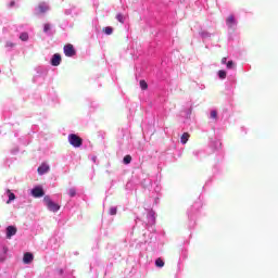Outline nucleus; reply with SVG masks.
<instances>
[{
    "label": "nucleus",
    "instance_id": "obj_1",
    "mask_svg": "<svg viewBox=\"0 0 278 278\" xmlns=\"http://www.w3.org/2000/svg\"><path fill=\"white\" fill-rule=\"evenodd\" d=\"M68 142L72 144V147H75V149H79V147L84 144V139L75 134H71L68 135Z\"/></svg>",
    "mask_w": 278,
    "mask_h": 278
},
{
    "label": "nucleus",
    "instance_id": "obj_2",
    "mask_svg": "<svg viewBox=\"0 0 278 278\" xmlns=\"http://www.w3.org/2000/svg\"><path fill=\"white\" fill-rule=\"evenodd\" d=\"M43 201L50 212H58L60 210V204L53 202L48 195L43 198Z\"/></svg>",
    "mask_w": 278,
    "mask_h": 278
},
{
    "label": "nucleus",
    "instance_id": "obj_3",
    "mask_svg": "<svg viewBox=\"0 0 278 278\" xmlns=\"http://www.w3.org/2000/svg\"><path fill=\"white\" fill-rule=\"evenodd\" d=\"M63 51L66 55V58H73L76 55L75 47L72 43H67L64 46Z\"/></svg>",
    "mask_w": 278,
    "mask_h": 278
},
{
    "label": "nucleus",
    "instance_id": "obj_4",
    "mask_svg": "<svg viewBox=\"0 0 278 278\" xmlns=\"http://www.w3.org/2000/svg\"><path fill=\"white\" fill-rule=\"evenodd\" d=\"M31 194L35 199H40L41 197H45V190L40 187H36L31 190Z\"/></svg>",
    "mask_w": 278,
    "mask_h": 278
},
{
    "label": "nucleus",
    "instance_id": "obj_5",
    "mask_svg": "<svg viewBox=\"0 0 278 278\" xmlns=\"http://www.w3.org/2000/svg\"><path fill=\"white\" fill-rule=\"evenodd\" d=\"M16 227L15 226H8L7 227V238L8 240H10L12 238V236H16Z\"/></svg>",
    "mask_w": 278,
    "mask_h": 278
},
{
    "label": "nucleus",
    "instance_id": "obj_6",
    "mask_svg": "<svg viewBox=\"0 0 278 278\" xmlns=\"http://www.w3.org/2000/svg\"><path fill=\"white\" fill-rule=\"evenodd\" d=\"M61 63H62V56L55 53L51 59L52 66H60Z\"/></svg>",
    "mask_w": 278,
    "mask_h": 278
},
{
    "label": "nucleus",
    "instance_id": "obj_7",
    "mask_svg": "<svg viewBox=\"0 0 278 278\" xmlns=\"http://www.w3.org/2000/svg\"><path fill=\"white\" fill-rule=\"evenodd\" d=\"M24 264H31L34 262V254L26 252L23 257Z\"/></svg>",
    "mask_w": 278,
    "mask_h": 278
},
{
    "label": "nucleus",
    "instance_id": "obj_8",
    "mask_svg": "<svg viewBox=\"0 0 278 278\" xmlns=\"http://www.w3.org/2000/svg\"><path fill=\"white\" fill-rule=\"evenodd\" d=\"M49 165H47V163H43L41 164L39 167H38V173L39 175H45V173H49Z\"/></svg>",
    "mask_w": 278,
    "mask_h": 278
},
{
    "label": "nucleus",
    "instance_id": "obj_9",
    "mask_svg": "<svg viewBox=\"0 0 278 278\" xmlns=\"http://www.w3.org/2000/svg\"><path fill=\"white\" fill-rule=\"evenodd\" d=\"M236 16L233 15H229L227 18H226V25L227 27H233V25H236Z\"/></svg>",
    "mask_w": 278,
    "mask_h": 278
},
{
    "label": "nucleus",
    "instance_id": "obj_10",
    "mask_svg": "<svg viewBox=\"0 0 278 278\" xmlns=\"http://www.w3.org/2000/svg\"><path fill=\"white\" fill-rule=\"evenodd\" d=\"M49 11V7H47V4L41 3L37 7V13L38 14H45V12Z\"/></svg>",
    "mask_w": 278,
    "mask_h": 278
},
{
    "label": "nucleus",
    "instance_id": "obj_11",
    "mask_svg": "<svg viewBox=\"0 0 278 278\" xmlns=\"http://www.w3.org/2000/svg\"><path fill=\"white\" fill-rule=\"evenodd\" d=\"M190 140V134L184 132L180 137V142L181 144H186Z\"/></svg>",
    "mask_w": 278,
    "mask_h": 278
},
{
    "label": "nucleus",
    "instance_id": "obj_12",
    "mask_svg": "<svg viewBox=\"0 0 278 278\" xmlns=\"http://www.w3.org/2000/svg\"><path fill=\"white\" fill-rule=\"evenodd\" d=\"M104 34H106V36H112V34H114V28L106 26L103 28Z\"/></svg>",
    "mask_w": 278,
    "mask_h": 278
},
{
    "label": "nucleus",
    "instance_id": "obj_13",
    "mask_svg": "<svg viewBox=\"0 0 278 278\" xmlns=\"http://www.w3.org/2000/svg\"><path fill=\"white\" fill-rule=\"evenodd\" d=\"M20 40H22L23 42H27L29 40V34L27 33H22L20 35Z\"/></svg>",
    "mask_w": 278,
    "mask_h": 278
},
{
    "label": "nucleus",
    "instance_id": "obj_14",
    "mask_svg": "<svg viewBox=\"0 0 278 278\" xmlns=\"http://www.w3.org/2000/svg\"><path fill=\"white\" fill-rule=\"evenodd\" d=\"M155 266H157L159 268H164V261L162 258H157L155 261Z\"/></svg>",
    "mask_w": 278,
    "mask_h": 278
},
{
    "label": "nucleus",
    "instance_id": "obj_15",
    "mask_svg": "<svg viewBox=\"0 0 278 278\" xmlns=\"http://www.w3.org/2000/svg\"><path fill=\"white\" fill-rule=\"evenodd\" d=\"M218 77H219V79H225L227 77V72L220 70L218 72Z\"/></svg>",
    "mask_w": 278,
    "mask_h": 278
},
{
    "label": "nucleus",
    "instance_id": "obj_16",
    "mask_svg": "<svg viewBox=\"0 0 278 278\" xmlns=\"http://www.w3.org/2000/svg\"><path fill=\"white\" fill-rule=\"evenodd\" d=\"M139 84H140L141 90H147V88H149V85L144 80H140Z\"/></svg>",
    "mask_w": 278,
    "mask_h": 278
},
{
    "label": "nucleus",
    "instance_id": "obj_17",
    "mask_svg": "<svg viewBox=\"0 0 278 278\" xmlns=\"http://www.w3.org/2000/svg\"><path fill=\"white\" fill-rule=\"evenodd\" d=\"M124 164H131V155H126L124 156V160H123Z\"/></svg>",
    "mask_w": 278,
    "mask_h": 278
},
{
    "label": "nucleus",
    "instance_id": "obj_18",
    "mask_svg": "<svg viewBox=\"0 0 278 278\" xmlns=\"http://www.w3.org/2000/svg\"><path fill=\"white\" fill-rule=\"evenodd\" d=\"M9 192V200L7 203H10L11 201H14V199H16V195L13 192H10V190H8Z\"/></svg>",
    "mask_w": 278,
    "mask_h": 278
},
{
    "label": "nucleus",
    "instance_id": "obj_19",
    "mask_svg": "<svg viewBox=\"0 0 278 278\" xmlns=\"http://www.w3.org/2000/svg\"><path fill=\"white\" fill-rule=\"evenodd\" d=\"M116 20L119 22V23H125V17L123 16V14L118 13L116 15Z\"/></svg>",
    "mask_w": 278,
    "mask_h": 278
},
{
    "label": "nucleus",
    "instance_id": "obj_20",
    "mask_svg": "<svg viewBox=\"0 0 278 278\" xmlns=\"http://www.w3.org/2000/svg\"><path fill=\"white\" fill-rule=\"evenodd\" d=\"M43 31H45V34H47L48 31H51V24H45Z\"/></svg>",
    "mask_w": 278,
    "mask_h": 278
},
{
    "label": "nucleus",
    "instance_id": "obj_21",
    "mask_svg": "<svg viewBox=\"0 0 278 278\" xmlns=\"http://www.w3.org/2000/svg\"><path fill=\"white\" fill-rule=\"evenodd\" d=\"M211 118H218V112L216 111H211Z\"/></svg>",
    "mask_w": 278,
    "mask_h": 278
},
{
    "label": "nucleus",
    "instance_id": "obj_22",
    "mask_svg": "<svg viewBox=\"0 0 278 278\" xmlns=\"http://www.w3.org/2000/svg\"><path fill=\"white\" fill-rule=\"evenodd\" d=\"M116 212H117V208H116V207H111V208H110V214H111V216H116Z\"/></svg>",
    "mask_w": 278,
    "mask_h": 278
},
{
    "label": "nucleus",
    "instance_id": "obj_23",
    "mask_svg": "<svg viewBox=\"0 0 278 278\" xmlns=\"http://www.w3.org/2000/svg\"><path fill=\"white\" fill-rule=\"evenodd\" d=\"M5 47H10L11 49L16 47V43L12 42V41H7Z\"/></svg>",
    "mask_w": 278,
    "mask_h": 278
},
{
    "label": "nucleus",
    "instance_id": "obj_24",
    "mask_svg": "<svg viewBox=\"0 0 278 278\" xmlns=\"http://www.w3.org/2000/svg\"><path fill=\"white\" fill-rule=\"evenodd\" d=\"M68 194L70 197H75L77 194V191L75 189H70Z\"/></svg>",
    "mask_w": 278,
    "mask_h": 278
},
{
    "label": "nucleus",
    "instance_id": "obj_25",
    "mask_svg": "<svg viewBox=\"0 0 278 278\" xmlns=\"http://www.w3.org/2000/svg\"><path fill=\"white\" fill-rule=\"evenodd\" d=\"M227 68H233V61H228L226 63Z\"/></svg>",
    "mask_w": 278,
    "mask_h": 278
},
{
    "label": "nucleus",
    "instance_id": "obj_26",
    "mask_svg": "<svg viewBox=\"0 0 278 278\" xmlns=\"http://www.w3.org/2000/svg\"><path fill=\"white\" fill-rule=\"evenodd\" d=\"M222 64H227V58L222 59Z\"/></svg>",
    "mask_w": 278,
    "mask_h": 278
},
{
    "label": "nucleus",
    "instance_id": "obj_27",
    "mask_svg": "<svg viewBox=\"0 0 278 278\" xmlns=\"http://www.w3.org/2000/svg\"><path fill=\"white\" fill-rule=\"evenodd\" d=\"M14 4H15V2L12 1V2L10 3V7L13 8Z\"/></svg>",
    "mask_w": 278,
    "mask_h": 278
}]
</instances>
